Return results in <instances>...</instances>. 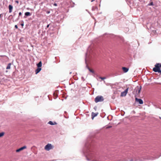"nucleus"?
Returning a JSON list of instances; mask_svg holds the SVG:
<instances>
[{
    "label": "nucleus",
    "mask_w": 161,
    "mask_h": 161,
    "mask_svg": "<svg viewBox=\"0 0 161 161\" xmlns=\"http://www.w3.org/2000/svg\"><path fill=\"white\" fill-rule=\"evenodd\" d=\"M161 65V64H156L155 65V67L153 69V70L155 72H158L161 74V70L160 69Z\"/></svg>",
    "instance_id": "1"
},
{
    "label": "nucleus",
    "mask_w": 161,
    "mask_h": 161,
    "mask_svg": "<svg viewBox=\"0 0 161 161\" xmlns=\"http://www.w3.org/2000/svg\"><path fill=\"white\" fill-rule=\"evenodd\" d=\"M104 98L103 96H97L95 99V102L97 103L98 102H102L103 101Z\"/></svg>",
    "instance_id": "2"
},
{
    "label": "nucleus",
    "mask_w": 161,
    "mask_h": 161,
    "mask_svg": "<svg viewBox=\"0 0 161 161\" xmlns=\"http://www.w3.org/2000/svg\"><path fill=\"white\" fill-rule=\"evenodd\" d=\"M53 146L51 144L49 143L44 148L46 150L49 151L50 149H52L53 148Z\"/></svg>",
    "instance_id": "3"
},
{
    "label": "nucleus",
    "mask_w": 161,
    "mask_h": 161,
    "mask_svg": "<svg viewBox=\"0 0 161 161\" xmlns=\"http://www.w3.org/2000/svg\"><path fill=\"white\" fill-rule=\"evenodd\" d=\"M128 88H126L125 90L121 92L120 96L121 97L125 96L128 92Z\"/></svg>",
    "instance_id": "4"
},
{
    "label": "nucleus",
    "mask_w": 161,
    "mask_h": 161,
    "mask_svg": "<svg viewBox=\"0 0 161 161\" xmlns=\"http://www.w3.org/2000/svg\"><path fill=\"white\" fill-rule=\"evenodd\" d=\"M26 148V146H24L19 148V149L16 150V152L17 153L19 152H20V151L23 150H24Z\"/></svg>",
    "instance_id": "5"
},
{
    "label": "nucleus",
    "mask_w": 161,
    "mask_h": 161,
    "mask_svg": "<svg viewBox=\"0 0 161 161\" xmlns=\"http://www.w3.org/2000/svg\"><path fill=\"white\" fill-rule=\"evenodd\" d=\"M136 101L137 102L139 103L140 104H142L143 103V102L142 99H139L137 98H136L135 99Z\"/></svg>",
    "instance_id": "6"
},
{
    "label": "nucleus",
    "mask_w": 161,
    "mask_h": 161,
    "mask_svg": "<svg viewBox=\"0 0 161 161\" xmlns=\"http://www.w3.org/2000/svg\"><path fill=\"white\" fill-rule=\"evenodd\" d=\"M98 113H94V112H92V119H93L98 114Z\"/></svg>",
    "instance_id": "7"
},
{
    "label": "nucleus",
    "mask_w": 161,
    "mask_h": 161,
    "mask_svg": "<svg viewBox=\"0 0 161 161\" xmlns=\"http://www.w3.org/2000/svg\"><path fill=\"white\" fill-rule=\"evenodd\" d=\"M122 69L125 73H126L129 70V69L128 68H127L125 67H123L122 68Z\"/></svg>",
    "instance_id": "8"
},
{
    "label": "nucleus",
    "mask_w": 161,
    "mask_h": 161,
    "mask_svg": "<svg viewBox=\"0 0 161 161\" xmlns=\"http://www.w3.org/2000/svg\"><path fill=\"white\" fill-rule=\"evenodd\" d=\"M141 89V86H140V87H138L137 88L136 92H137V93L138 94H139L140 93Z\"/></svg>",
    "instance_id": "9"
},
{
    "label": "nucleus",
    "mask_w": 161,
    "mask_h": 161,
    "mask_svg": "<svg viewBox=\"0 0 161 161\" xmlns=\"http://www.w3.org/2000/svg\"><path fill=\"white\" fill-rule=\"evenodd\" d=\"M9 13H10L12 12V10L13 8V7L12 5H9L8 6Z\"/></svg>",
    "instance_id": "10"
},
{
    "label": "nucleus",
    "mask_w": 161,
    "mask_h": 161,
    "mask_svg": "<svg viewBox=\"0 0 161 161\" xmlns=\"http://www.w3.org/2000/svg\"><path fill=\"white\" fill-rule=\"evenodd\" d=\"M41 70V68L38 67V68L36 69V74H37Z\"/></svg>",
    "instance_id": "11"
},
{
    "label": "nucleus",
    "mask_w": 161,
    "mask_h": 161,
    "mask_svg": "<svg viewBox=\"0 0 161 161\" xmlns=\"http://www.w3.org/2000/svg\"><path fill=\"white\" fill-rule=\"evenodd\" d=\"M53 96L54 97V99H56L58 96V94L57 93V92H55L53 94Z\"/></svg>",
    "instance_id": "12"
},
{
    "label": "nucleus",
    "mask_w": 161,
    "mask_h": 161,
    "mask_svg": "<svg viewBox=\"0 0 161 161\" xmlns=\"http://www.w3.org/2000/svg\"><path fill=\"white\" fill-rule=\"evenodd\" d=\"M42 63L41 61H40L38 64H37V66L38 67L40 68L42 66Z\"/></svg>",
    "instance_id": "13"
},
{
    "label": "nucleus",
    "mask_w": 161,
    "mask_h": 161,
    "mask_svg": "<svg viewBox=\"0 0 161 161\" xmlns=\"http://www.w3.org/2000/svg\"><path fill=\"white\" fill-rule=\"evenodd\" d=\"M31 15V14L29 12H26L25 13V15L26 16H30Z\"/></svg>",
    "instance_id": "14"
},
{
    "label": "nucleus",
    "mask_w": 161,
    "mask_h": 161,
    "mask_svg": "<svg viewBox=\"0 0 161 161\" xmlns=\"http://www.w3.org/2000/svg\"><path fill=\"white\" fill-rule=\"evenodd\" d=\"M48 124H49L51 125H54L55 124H56V123L55 122H54V123H53V122H52V121H49L48 122Z\"/></svg>",
    "instance_id": "15"
},
{
    "label": "nucleus",
    "mask_w": 161,
    "mask_h": 161,
    "mask_svg": "<svg viewBox=\"0 0 161 161\" xmlns=\"http://www.w3.org/2000/svg\"><path fill=\"white\" fill-rule=\"evenodd\" d=\"M11 65V63L8 64L7 67H6V69H10Z\"/></svg>",
    "instance_id": "16"
},
{
    "label": "nucleus",
    "mask_w": 161,
    "mask_h": 161,
    "mask_svg": "<svg viewBox=\"0 0 161 161\" xmlns=\"http://www.w3.org/2000/svg\"><path fill=\"white\" fill-rule=\"evenodd\" d=\"M88 70H89V71L90 72H91L93 73H94V71L93 69H90L89 67H88Z\"/></svg>",
    "instance_id": "17"
},
{
    "label": "nucleus",
    "mask_w": 161,
    "mask_h": 161,
    "mask_svg": "<svg viewBox=\"0 0 161 161\" xmlns=\"http://www.w3.org/2000/svg\"><path fill=\"white\" fill-rule=\"evenodd\" d=\"M4 135V132H2L0 133V137L3 136Z\"/></svg>",
    "instance_id": "18"
},
{
    "label": "nucleus",
    "mask_w": 161,
    "mask_h": 161,
    "mask_svg": "<svg viewBox=\"0 0 161 161\" xmlns=\"http://www.w3.org/2000/svg\"><path fill=\"white\" fill-rule=\"evenodd\" d=\"M99 78L102 80H103L106 79V77H99Z\"/></svg>",
    "instance_id": "19"
},
{
    "label": "nucleus",
    "mask_w": 161,
    "mask_h": 161,
    "mask_svg": "<svg viewBox=\"0 0 161 161\" xmlns=\"http://www.w3.org/2000/svg\"><path fill=\"white\" fill-rule=\"evenodd\" d=\"M15 27L16 29H18V26H17V25H15Z\"/></svg>",
    "instance_id": "20"
},
{
    "label": "nucleus",
    "mask_w": 161,
    "mask_h": 161,
    "mask_svg": "<svg viewBox=\"0 0 161 161\" xmlns=\"http://www.w3.org/2000/svg\"><path fill=\"white\" fill-rule=\"evenodd\" d=\"M21 14H22V13H21V12H19V16H20V15H21Z\"/></svg>",
    "instance_id": "21"
},
{
    "label": "nucleus",
    "mask_w": 161,
    "mask_h": 161,
    "mask_svg": "<svg viewBox=\"0 0 161 161\" xmlns=\"http://www.w3.org/2000/svg\"><path fill=\"white\" fill-rule=\"evenodd\" d=\"M21 25L23 27V26L24 25V23H21Z\"/></svg>",
    "instance_id": "22"
},
{
    "label": "nucleus",
    "mask_w": 161,
    "mask_h": 161,
    "mask_svg": "<svg viewBox=\"0 0 161 161\" xmlns=\"http://www.w3.org/2000/svg\"><path fill=\"white\" fill-rule=\"evenodd\" d=\"M49 24H48V25H47V27L48 28V27H49Z\"/></svg>",
    "instance_id": "23"
},
{
    "label": "nucleus",
    "mask_w": 161,
    "mask_h": 161,
    "mask_svg": "<svg viewBox=\"0 0 161 161\" xmlns=\"http://www.w3.org/2000/svg\"><path fill=\"white\" fill-rule=\"evenodd\" d=\"M15 2H16V3H19V1H15Z\"/></svg>",
    "instance_id": "24"
},
{
    "label": "nucleus",
    "mask_w": 161,
    "mask_h": 161,
    "mask_svg": "<svg viewBox=\"0 0 161 161\" xmlns=\"http://www.w3.org/2000/svg\"><path fill=\"white\" fill-rule=\"evenodd\" d=\"M150 5H153V3H150Z\"/></svg>",
    "instance_id": "25"
},
{
    "label": "nucleus",
    "mask_w": 161,
    "mask_h": 161,
    "mask_svg": "<svg viewBox=\"0 0 161 161\" xmlns=\"http://www.w3.org/2000/svg\"><path fill=\"white\" fill-rule=\"evenodd\" d=\"M94 1H95V0H91V2H93Z\"/></svg>",
    "instance_id": "26"
},
{
    "label": "nucleus",
    "mask_w": 161,
    "mask_h": 161,
    "mask_svg": "<svg viewBox=\"0 0 161 161\" xmlns=\"http://www.w3.org/2000/svg\"><path fill=\"white\" fill-rule=\"evenodd\" d=\"M54 5L56 6H57V4L56 3H54Z\"/></svg>",
    "instance_id": "27"
},
{
    "label": "nucleus",
    "mask_w": 161,
    "mask_h": 161,
    "mask_svg": "<svg viewBox=\"0 0 161 161\" xmlns=\"http://www.w3.org/2000/svg\"><path fill=\"white\" fill-rule=\"evenodd\" d=\"M1 15H2V14H0V18H1Z\"/></svg>",
    "instance_id": "28"
},
{
    "label": "nucleus",
    "mask_w": 161,
    "mask_h": 161,
    "mask_svg": "<svg viewBox=\"0 0 161 161\" xmlns=\"http://www.w3.org/2000/svg\"><path fill=\"white\" fill-rule=\"evenodd\" d=\"M50 13V12H47V13Z\"/></svg>",
    "instance_id": "29"
},
{
    "label": "nucleus",
    "mask_w": 161,
    "mask_h": 161,
    "mask_svg": "<svg viewBox=\"0 0 161 161\" xmlns=\"http://www.w3.org/2000/svg\"><path fill=\"white\" fill-rule=\"evenodd\" d=\"M74 7V6H72V5H71V7Z\"/></svg>",
    "instance_id": "30"
},
{
    "label": "nucleus",
    "mask_w": 161,
    "mask_h": 161,
    "mask_svg": "<svg viewBox=\"0 0 161 161\" xmlns=\"http://www.w3.org/2000/svg\"><path fill=\"white\" fill-rule=\"evenodd\" d=\"M73 3L74 4V3Z\"/></svg>",
    "instance_id": "31"
}]
</instances>
